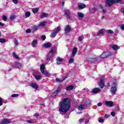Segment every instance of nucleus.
Returning a JSON list of instances; mask_svg holds the SVG:
<instances>
[{
	"instance_id": "6ab92c4d",
	"label": "nucleus",
	"mask_w": 124,
	"mask_h": 124,
	"mask_svg": "<svg viewBox=\"0 0 124 124\" xmlns=\"http://www.w3.org/2000/svg\"><path fill=\"white\" fill-rule=\"evenodd\" d=\"M46 26V21H43L39 23L38 27H45Z\"/></svg>"
},
{
	"instance_id": "a19ab883",
	"label": "nucleus",
	"mask_w": 124,
	"mask_h": 124,
	"mask_svg": "<svg viewBox=\"0 0 124 124\" xmlns=\"http://www.w3.org/2000/svg\"><path fill=\"white\" fill-rule=\"evenodd\" d=\"M83 38H84V37L83 36H80L78 37V41H80V42L82 41V39Z\"/></svg>"
},
{
	"instance_id": "774afa93",
	"label": "nucleus",
	"mask_w": 124,
	"mask_h": 124,
	"mask_svg": "<svg viewBox=\"0 0 124 124\" xmlns=\"http://www.w3.org/2000/svg\"><path fill=\"white\" fill-rule=\"evenodd\" d=\"M105 17L104 16H102V19H104Z\"/></svg>"
},
{
	"instance_id": "864d4df0",
	"label": "nucleus",
	"mask_w": 124,
	"mask_h": 124,
	"mask_svg": "<svg viewBox=\"0 0 124 124\" xmlns=\"http://www.w3.org/2000/svg\"><path fill=\"white\" fill-rule=\"evenodd\" d=\"M18 44H19L18 43V41H17V40H16L15 41V46H17Z\"/></svg>"
},
{
	"instance_id": "bb28decb",
	"label": "nucleus",
	"mask_w": 124,
	"mask_h": 124,
	"mask_svg": "<svg viewBox=\"0 0 124 124\" xmlns=\"http://www.w3.org/2000/svg\"><path fill=\"white\" fill-rule=\"evenodd\" d=\"M58 94H59V92H58L56 90L53 93H52V94H51V97H54V96H57Z\"/></svg>"
},
{
	"instance_id": "4468645a",
	"label": "nucleus",
	"mask_w": 124,
	"mask_h": 124,
	"mask_svg": "<svg viewBox=\"0 0 124 124\" xmlns=\"http://www.w3.org/2000/svg\"><path fill=\"white\" fill-rule=\"evenodd\" d=\"M37 30H38V26H37L36 25H34L31 27V31H32L33 32L36 31Z\"/></svg>"
},
{
	"instance_id": "423d86ee",
	"label": "nucleus",
	"mask_w": 124,
	"mask_h": 124,
	"mask_svg": "<svg viewBox=\"0 0 124 124\" xmlns=\"http://www.w3.org/2000/svg\"><path fill=\"white\" fill-rule=\"evenodd\" d=\"M116 3V1L115 0H107L106 2V6H111L114 4V3Z\"/></svg>"
},
{
	"instance_id": "13d9d810",
	"label": "nucleus",
	"mask_w": 124,
	"mask_h": 124,
	"mask_svg": "<svg viewBox=\"0 0 124 124\" xmlns=\"http://www.w3.org/2000/svg\"><path fill=\"white\" fill-rule=\"evenodd\" d=\"M34 117H38V116H39V114H38V113H35L34 114Z\"/></svg>"
},
{
	"instance_id": "37998d69",
	"label": "nucleus",
	"mask_w": 124,
	"mask_h": 124,
	"mask_svg": "<svg viewBox=\"0 0 124 124\" xmlns=\"http://www.w3.org/2000/svg\"><path fill=\"white\" fill-rule=\"evenodd\" d=\"M0 42L1 43H4V42H5V39H0Z\"/></svg>"
},
{
	"instance_id": "412c9836",
	"label": "nucleus",
	"mask_w": 124,
	"mask_h": 124,
	"mask_svg": "<svg viewBox=\"0 0 124 124\" xmlns=\"http://www.w3.org/2000/svg\"><path fill=\"white\" fill-rule=\"evenodd\" d=\"M31 87L35 90H37L38 89V85L36 83H31Z\"/></svg>"
},
{
	"instance_id": "de8ad7c7",
	"label": "nucleus",
	"mask_w": 124,
	"mask_h": 124,
	"mask_svg": "<svg viewBox=\"0 0 124 124\" xmlns=\"http://www.w3.org/2000/svg\"><path fill=\"white\" fill-rule=\"evenodd\" d=\"M13 2L15 3V4H17L18 3V0H12Z\"/></svg>"
},
{
	"instance_id": "f8f14e48",
	"label": "nucleus",
	"mask_w": 124,
	"mask_h": 124,
	"mask_svg": "<svg viewBox=\"0 0 124 124\" xmlns=\"http://www.w3.org/2000/svg\"><path fill=\"white\" fill-rule=\"evenodd\" d=\"M99 85L101 89L104 87V79L103 78H100Z\"/></svg>"
},
{
	"instance_id": "c756f323",
	"label": "nucleus",
	"mask_w": 124,
	"mask_h": 124,
	"mask_svg": "<svg viewBox=\"0 0 124 124\" xmlns=\"http://www.w3.org/2000/svg\"><path fill=\"white\" fill-rule=\"evenodd\" d=\"M62 85H59L58 87L57 90H56L58 92L60 93L61 91H62Z\"/></svg>"
},
{
	"instance_id": "f3484780",
	"label": "nucleus",
	"mask_w": 124,
	"mask_h": 124,
	"mask_svg": "<svg viewBox=\"0 0 124 124\" xmlns=\"http://www.w3.org/2000/svg\"><path fill=\"white\" fill-rule=\"evenodd\" d=\"M56 61L57 64H61V63L62 62L63 59L61 58L60 57H57V58L56 59Z\"/></svg>"
},
{
	"instance_id": "473e14b6",
	"label": "nucleus",
	"mask_w": 124,
	"mask_h": 124,
	"mask_svg": "<svg viewBox=\"0 0 124 124\" xmlns=\"http://www.w3.org/2000/svg\"><path fill=\"white\" fill-rule=\"evenodd\" d=\"M34 77L36 80L41 79V76H40V75H35Z\"/></svg>"
},
{
	"instance_id": "39448f33",
	"label": "nucleus",
	"mask_w": 124,
	"mask_h": 124,
	"mask_svg": "<svg viewBox=\"0 0 124 124\" xmlns=\"http://www.w3.org/2000/svg\"><path fill=\"white\" fill-rule=\"evenodd\" d=\"M112 54L111 52L109 51L107 52H104L102 54V55L99 56V58H101L102 59H105L106 58H107V57H109V56H111Z\"/></svg>"
},
{
	"instance_id": "f03ea898",
	"label": "nucleus",
	"mask_w": 124,
	"mask_h": 124,
	"mask_svg": "<svg viewBox=\"0 0 124 124\" xmlns=\"http://www.w3.org/2000/svg\"><path fill=\"white\" fill-rule=\"evenodd\" d=\"M57 49H56V48H52L47 55L46 57V60L50 61L51 60L52 62H53V57H54V55H55Z\"/></svg>"
},
{
	"instance_id": "20e7f679",
	"label": "nucleus",
	"mask_w": 124,
	"mask_h": 124,
	"mask_svg": "<svg viewBox=\"0 0 124 124\" xmlns=\"http://www.w3.org/2000/svg\"><path fill=\"white\" fill-rule=\"evenodd\" d=\"M61 31V27H58L52 31L51 33V37L54 38L58 34V33Z\"/></svg>"
},
{
	"instance_id": "0eeeda50",
	"label": "nucleus",
	"mask_w": 124,
	"mask_h": 124,
	"mask_svg": "<svg viewBox=\"0 0 124 124\" xmlns=\"http://www.w3.org/2000/svg\"><path fill=\"white\" fill-rule=\"evenodd\" d=\"M64 16L66 17L67 19H69L70 18V10L68 9H65L64 11Z\"/></svg>"
},
{
	"instance_id": "c9c22d12",
	"label": "nucleus",
	"mask_w": 124,
	"mask_h": 124,
	"mask_svg": "<svg viewBox=\"0 0 124 124\" xmlns=\"http://www.w3.org/2000/svg\"><path fill=\"white\" fill-rule=\"evenodd\" d=\"M13 56L14 57V58H15V59H19V56H18V55L16 54V53H15V52H14L13 53Z\"/></svg>"
},
{
	"instance_id": "58836bf2",
	"label": "nucleus",
	"mask_w": 124,
	"mask_h": 124,
	"mask_svg": "<svg viewBox=\"0 0 124 124\" xmlns=\"http://www.w3.org/2000/svg\"><path fill=\"white\" fill-rule=\"evenodd\" d=\"M2 20L3 21H7V16H3Z\"/></svg>"
},
{
	"instance_id": "49530a36",
	"label": "nucleus",
	"mask_w": 124,
	"mask_h": 124,
	"mask_svg": "<svg viewBox=\"0 0 124 124\" xmlns=\"http://www.w3.org/2000/svg\"><path fill=\"white\" fill-rule=\"evenodd\" d=\"M41 38L42 40H45L46 39V36L42 35Z\"/></svg>"
},
{
	"instance_id": "0e129e2a",
	"label": "nucleus",
	"mask_w": 124,
	"mask_h": 124,
	"mask_svg": "<svg viewBox=\"0 0 124 124\" xmlns=\"http://www.w3.org/2000/svg\"><path fill=\"white\" fill-rule=\"evenodd\" d=\"M91 103H92V101H90L89 102V104H88V105H91Z\"/></svg>"
},
{
	"instance_id": "ea45409f",
	"label": "nucleus",
	"mask_w": 124,
	"mask_h": 124,
	"mask_svg": "<svg viewBox=\"0 0 124 124\" xmlns=\"http://www.w3.org/2000/svg\"><path fill=\"white\" fill-rule=\"evenodd\" d=\"M74 62V59L72 58H70L69 63H72V62Z\"/></svg>"
},
{
	"instance_id": "09e8293b",
	"label": "nucleus",
	"mask_w": 124,
	"mask_h": 124,
	"mask_svg": "<svg viewBox=\"0 0 124 124\" xmlns=\"http://www.w3.org/2000/svg\"><path fill=\"white\" fill-rule=\"evenodd\" d=\"M98 122L99 123H103V122H104V120L103 119H99L98 120Z\"/></svg>"
},
{
	"instance_id": "4c0bfd02",
	"label": "nucleus",
	"mask_w": 124,
	"mask_h": 124,
	"mask_svg": "<svg viewBox=\"0 0 124 124\" xmlns=\"http://www.w3.org/2000/svg\"><path fill=\"white\" fill-rule=\"evenodd\" d=\"M108 32L109 34H113V33H114V31L112 30H108Z\"/></svg>"
},
{
	"instance_id": "9b49d317",
	"label": "nucleus",
	"mask_w": 124,
	"mask_h": 124,
	"mask_svg": "<svg viewBox=\"0 0 124 124\" xmlns=\"http://www.w3.org/2000/svg\"><path fill=\"white\" fill-rule=\"evenodd\" d=\"M85 108H86V106L84 104H81L78 106V109L79 111H83L85 109Z\"/></svg>"
},
{
	"instance_id": "e433bc0d",
	"label": "nucleus",
	"mask_w": 124,
	"mask_h": 124,
	"mask_svg": "<svg viewBox=\"0 0 124 124\" xmlns=\"http://www.w3.org/2000/svg\"><path fill=\"white\" fill-rule=\"evenodd\" d=\"M43 74H44L46 77H49V76H50V73H49L48 72H44Z\"/></svg>"
},
{
	"instance_id": "5fc2aeb1",
	"label": "nucleus",
	"mask_w": 124,
	"mask_h": 124,
	"mask_svg": "<svg viewBox=\"0 0 124 124\" xmlns=\"http://www.w3.org/2000/svg\"><path fill=\"white\" fill-rule=\"evenodd\" d=\"M102 106V103H98L97 104V106L100 107Z\"/></svg>"
},
{
	"instance_id": "4d7b16f0",
	"label": "nucleus",
	"mask_w": 124,
	"mask_h": 124,
	"mask_svg": "<svg viewBox=\"0 0 124 124\" xmlns=\"http://www.w3.org/2000/svg\"><path fill=\"white\" fill-rule=\"evenodd\" d=\"M121 29H122V30H124V24L121 25Z\"/></svg>"
},
{
	"instance_id": "6e6552de",
	"label": "nucleus",
	"mask_w": 124,
	"mask_h": 124,
	"mask_svg": "<svg viewBox=\"0 0 124 124\" xmlns=\"http://www.w3.org/2000/svg\"><path fill=\"white\" fill-rule=\"evenodd\" d=\"M10 122H11V119H3L1 121V124H10Z\"/></svg>"
},
{
	"instance_id": "4be33fe9",
	"label": "nucleus",
	"mask_w": 124,
	"mask_h": 124,
	"mask_svg": "<svg viewBox=\"0 0 124 124\" xmlns=\"http://www.w3.org/2000/svg\"><path fill=\"white\" fill-rule=\"evenodd\" d=\"M40 70L42 74H44L45 72L44 70H45V65H44V64L41 65L40 67Z\"/></svg>"
},
{
	"instance_id": "e2e57ef3",
	"label": "nucleus",
	"mask_w": 124,
	"mask_h": 124,
	"mask_svg": "<svg viewBox=\"0 0 124 124\" xmlns=\"http://www.w3.org/2000/svg\"><path fill=\"white\" fill-rule=\"evenodd\" d=\"M95 10H97V9H96V8H93V11H94V12H95Z\"/></svg>"
},
{
	"instance_id": "cd10ccee",
	"label": "nucleus",
	"mask_w": 124,
	"mask_h": 124,
	"mask_svg": "<svg viewBox=\"0 0 124 124\" xmlns=\"http://www.w3.org/2000/svg\"><path fill=\"white\" fill-rule=\"evenodd\" d=\"M45 48H50L51 47V44L50 43H45L44 45Z\"/></svg>"
},
{
	"instance_id": "69168bd1",
	"label": "nucleus",
	"mask_w": 124,
	"mask_h": 124,
	"mask_svg": "<svg viewBox=\"0 0 124 124\" xmlns=\"http://www.w3.org/2000/svg\"><path fill=\"white\" fill-rule=\"evenodd\" d=\"M62 6H63V5H64V2H62Z\"/></svg>"
},
{
	"instance_id": "72a5a7b5",
	"label": "nucleus",
	"mask_w": 124,
	"mask_h": 124,
	"mask_svg": "<svg viewBox=\"0 0 124 124\" xmlns=\"http://www.w3.org/2000/svg\"><path fill=\"white\" fill-rule=\"evenodd\" d=\"M30 16H31V12H26L25 13V17H26V18H29V17H30Z\"/></svg>"
},
{
	"instance_id": "7ed1b4c3",
	"label": "nucleus",
	"mask_w": 124,
	"mask_h": 124,
	"mask_svg": "<svg viewBox=\"0 0 124 124\" xmlns=\"http://www.w3.org/2000/svg\"><path fill=\"white\" fill-rule=\"evenodd\" d=\"M117 92V83L112 82L111 85L110 92L112 94H115Z\"/></svg>"
},
{
	"instance_id": "6e6d98bb",
	"label": "nucleus",
	"mask_w": 124,
	"mask_h": 124,
	"mask_svg": "<svg viewBox=\"0 0 124 124\" xmlns=\"http://www.w3.org/2000/svg\"><path fill=\"white\" fill-rule=\"evenodd\" d=\"M0 26H1V27H3V26H4V24L1 22H0Z\"/></svg>"
},
{
	"instance_id": "1a4fd4ad",
	"label": "nucleus",
	"mask_w": 124,
	"mask_h": 124,
	"mask_svg": "<svg viewBox=\"0 0 124 124\" xmlns=\"http://www.w3.org/2000/svg\"><path fill=\"white\" fill-rule=\"evenodd\" d=\"M105 104L106 106H108V107H112L113 105H114L113 102L111 101H106Z\"/></svg>"
},
{
	"instance_id": "c03bdc74",
	"label": "nucleus",
	"mask_w": 124,
	"mask_h": 124,
	"mask_svg": "<svg viewBox=\"0 0 124 124\" xmlns=\"http://www.w3.org/2000/svg\"><path fill=\"white\" fill-rule=\"evenodd\" d=\"M17 96H19V94H13L12 95V97H17Z\"/></svg>"
},
{
	"instance_id": "3c124183",
	"label": "nucleus",
	"mask_w": 124,
	"mask_h": 124,
	"mask_svg": "<svg viewBox=\"0 0 124 124\" xmlns=\"http://www.w3.org/2000/svg\"><path fill=\"white\" fill-rule=\"evenodd\" d=\"M84 121H85V119H80L79 120V124H81V123H83V122H84Z\"/></svg>"
},
{
	"instance_id": "79ce46f5",
	"label": "nucleus",
	"mask_w": 124,
	"mask_h": 124,
	"mask_svg": "<svg viewBox=\"0 0 124 124\" xmlns=\"http://www.w3.org/2000/svg\"><path fill=\"white\" fill-rule=\"evenodd\" d=\"M3 103H2V98L0 97V106H2Z\"/></svg>"
},
{
	"instance_id": "bf43d9fd",
	"label": "nucleus",
	"mask_w": 124,
	"mask_h": 124,
	"mask_svg": "<svg viewBox=\"0 0 124 124\" xmlns=\"http://www.w3.org/2000/svg\"><path fill=\"white\" fill-rule=\"evenodd\" d=\"M106 11H107V10H106V9H103V13H106Z\"/></svg>"
},
{
	"instance_id": "338daca9",
	"label": "nucleus",
	"mask_w": 124,
	"mask_h": 124,
	"mask_svg": "<svg viewBox=\"0 0 124 124\" xmlns=\"http://www.w3.org/2000/svg\"><path fill=\"white\" fill-rule=\"evenodd\" d=\"M99 7H100V8H102V5H100Z\"/></svg>"
},
{
	"instance_id": "2eb2a0df",
	"label": "nucleus",
	"mask_w": 124,
	"mask_h": 124,
	"mask_svg": "<svg viewBox=\"0 0 124 124\" xmlns=\"http://www.w3.org/2000/svg\"><path fill=\"white\" fill-rule=\"evenodd\" d=\"M36 45H37V40H34L31 43V46L33 48L36 47Z\"/></svg>"
},
{
	"instance_id": "b1692460",
	"label": "nucleus",
	"mask_w": 124,
	"mask_h": 124,
	"mask_svg": "<svg viewBox=\"0 0 124 124\" xmlns=\"http://www.w3.org/2000/svg\"><path fill=\"white\" fill-rule=\"evenodd\" d=\"M46 17H48V14L46 13H42L41 15V19H43V18H46Z\"/></svg>"
},
{
	"instance_id": "c85d7f7f",
	"label": "nucleus",
	"mask_w": 124,
	"mask_h": 124,
	"mask_svg": "<svg viewBox=\"0 0 124 124\" xmlns=\"http://www.w3.org/2000/svg\"><path fill=\"white\" fill-rule=\"evenodd\" d=\"M38 8H34L32 9V11L33 12V13H34V14H35V13H37V12H38Z\"/></svg>"
},
{
	"instance_id": "2f4dec72",
	"label": "nucleus",
	"mask_w": 124,
	"mask_h": 124,
	"mask_svg": "<svg viewBox=\"0 0 124 124\" xmlns=\"http://www.w3.org/2000/svg\"><path fill=\"white\" fill-rule=\"evenodd\" d=\"M104 34V29H101L99 33H98V35H101V34Z\"/></svg>"
},
{
	"instance_id": "dca6fc26",
	"label": "nucleus",
	"mask_w": 124,
	"mask_h": 124,
	"mask_svg": "<svg viewBox=\"0 0 124 124\" xmlns=\"http://www.w3.org/2000/svg\"><path fill=\"white\" fill-rule=\"evenodd\" d=\"M77 53V48L76 47H75L73 49V51L72 52V57H75V55H76Z\"/></svg>"
},
{
	"instance_id": "393cba45",
	"label": "nucleus",
	"mask_w": 124,
	"mask_h": 124,
	"mask_svg": "<svg viewBox=\"0 0 124 124\" xmlns=\"http://www.w3.org/2000/svg\"><path fill=\"white\" fill-rule=\"evenodd\" d=\"M66 78H67V77H65L64 78H63L62 79H61V80L59 78H56V82H60V83H62V82L64 80H65Z\"/></svg>"
},
{
	"instance_id": "f257e3e1",
	"label": "nucleus",
	"mask_w": 124,
	"mask_h": 124,
	"mask_svg": "<svg viewBox=\"0 0 124 124\" xmlns=\"http://www.w3.org/2000/svg\"><path fill=\"white\" fill-rule=\"evenodd\" d=\"M71 106V101L69 98H64L60 102V107H59V112L62 113H66Z\"/></svg>"
},
{
	"instance_id": "f704fd0d",
	"label": "nucleus",
	"mask_w": 124,
	"mask_h": 124,
	"mask_svg": "<svg viewBox=\"0 0 124 124\" xmlns=\"http://www.w3.org/2000/svg\"><path fill=\"white\" fill-rule=\"evenodd\" d=\"M15 64L16 65L17 67H22V64L19 62H16Z\"/></svg>"
},
{
	"instance_id": "8fccbe9b",
	"label": "nucleus",
	"mask_w": 124,
	"mask_h": 124,
	"mask_svg": "<svg viewBox=\"0 0 124 124\" xmlns=\"http://www.w3.org/2000/svg\"><path fill=\"white\" fill-rule=\"evenodd\" d=\"M28 123H29V124H33V121L31 120H28L27 121Z\"/></svg>"
},
{
	"instance_id": "680f3d73",
	"label": "nucleus",
	"mask_w": 124,
	"mask_h": 124,
	"mask_svg": "<svg viewBox=\"0 0 124 124\" xmlns=\"http://www.w3.org/2000/svg\"><path fill=\"white\" fill-rule=\"evenodd\" d=\"M105 118H108V115L106 114V115H105Z\"/></svg>"
},
{
	"instance_id": "9d476101",
	"label": "nucleus",
	"mask_w": 124,
	"mask_h": 124,
	"mask_svg": "<svg viewBox=\"0 0 124 124\" xmlns=\"http://www.w3.org/2000/svg\"><path fill=\"white\" fill-rule=\"evenodd\" d=\"M70 31H71V27H70V26L67 25L66 26L65 28V33L67 34V33H68Z\"/></svg>"
},
{
	"instance_id": "a878e982",
	"label": "nucleus",
	"mask_w": 124,
	"mask_h": 124,
	"mask_svg": "<svg viewBox=\"0 0 124 124\" xmlns=\"http://www.w3.org/2000/svg\"><path fill=\"white\" fill-rule=\"evenodd\" d=\"M78 16L79 18H84L85 15L81 12L78 13Z\"/></svg>"
},
{
	"instance_id": "603ef678",
	"label": "nucleus",
	"mask_w": 124,
	"mask_h": 124,
	"mask_svg": "<svg viewBox=\"0 0 124 124\" xmlns=\"http://www.w3.org/2000/svg\"><path fill=\"white\" fill-rule=\"evenodd\" d=\"M31 29H27L26 31V32H27V33H31Z\"/></svg>"
},
{
	"instance_id": "052dcab7",
	"label": "nucleus",
	"mask_w": 124,
	"mask_h": 124,
	"mask_svg": "<svg viewBox=\"0 0 124 124\" xmlns=\"http://www.w3.org/2000/svg\"><path fill=\"white\" fill-rule=\"evenodd\" d=\"M122 0H115V2H119V1H121Z\"/></svg>"
},
{
	"instance_id": "ddd939ff",
	"label": "nucleus",
	"mask_w": 124,
	"mask_h": 124,
	"mask_svg": "<svg viewBox=\"0 0 124 124\" xmlns=\"http://www.w3.org/2000/svg\"><path fill=\"white\" fill-rule=\"evenodd\" d=\"M100 92V89L98 88L93 89L92 91V93H99Z\"/></svg>"
},
{
	"instance_id": "aec40b11",
	"label": "nucleus",
	"mask_w": 124,
	"mask_h": 124,
	"mask_svg": "<svg viewBox=\"0 0 124 124\" xmlns=\"http://www.w3.org/2000/svg\"><path fill=\"white\" fill-rule=\"evenodd\" d=\"M86 7V5L83 3L78 4V8L79 9H84Z\"/></svg>"
},
{
	"instance_id": "a18cd8bd",
	"label": "nucleus",
	"mask_w": 124,
	"mask_h": 124,
	"mask_svg": "<svg viewBox=\"0 0 124 124\" xmlns=\"http://www.w3.org/2000/svg\"><path fill=\"white\" fill-rule=\"evenodd\" d=\"M110 115L112 116V117H115L116 113L114 111H112L110 113Z\"/></svg>"
},
{
	"instance_id": "5701e85b",
	"label": "nucleus",
	"mask_w": 124,
	"mask_h": 124,
	"mask_svg": "<svg viewBox=\"0 0 124 124\" xmlns=\"http://www.w3.org/2000/svg\"><path fill=\"white\" fill-rule=\"evenodd\" d=\"M111 48H112V49L113 50H115V51H117V50H119V49H120V47L116 45H113L111 46Z\"/></svg>"
},
{
	"instance_id": "7c9ffc66",
	"label": "nucleus",
	"mask_w": 124,
	"mask_h": 124,
	"mask_svg": "<svg viewBox=\"0 0 124 124\" xmlns=\"http://www.w3.org/2000/svg\"><path fill=\"white\" fill-rule=\"evenodd\" d=\"M15 18H16V16H15V15H12L10 16V19L11 20V21H13V20H14Z\"/></svg>"
},
{
	"instance_id": "a211bd4d",
	"label": "nucleus",
	"mask_w": 124,
	"mask_h": 124,
	"mask_svg": "<svg viewBox=\"0 0 124 124\" xmlns=\"http://www.w3.org/2000/svg\"><path fill=\"white\" fill-rule=\"evenodd\" d=\"M73 89H74V86L73 85H69L66 87V91H67V92H69L70 91H72Z\"/></svg>"
}]
</instances>
